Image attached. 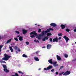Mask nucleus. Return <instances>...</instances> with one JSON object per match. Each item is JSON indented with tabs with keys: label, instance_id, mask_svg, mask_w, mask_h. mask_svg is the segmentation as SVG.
Masks as SVG:
<instances>
[{
	"label": "nucleus",
	"instance_id": "obj_1",
	"mask_svg": "<svg viewBox=\"0 0 76 76\" xmlns=\"http://www.w3.org/2000/svg\"><path fill=\"white\" fill-rule=\"evenodd\" d=\"M3 67L4 68V71L6 73H9V71L7 69V66L6 65H2Z\"/></svg>",
	"mask_w": 76,
	"mask_h": 76
},
{
	"label": "nucleus",
	"instance_id": "obj_2",
	"mask_svg": "<svg viewBox=\"0 0 76 76\" xmlns=\"http://www.w3.org/2000/svg\"><path fill=\"white\" fill-rule=\"evenodd\" d=\"M70 74V72L69 71H68L65 72L63 74V76H67L69 75Z\"/></svg>",
	"mask_w": 76,
	"mask_h": 76
},
{
	"label": "nucleus",
	"instance_id": "obj_3",
	"mask_svg": "<svg viewBox=\"0 0 76 76\" xmlns=\"http://www.w3.org/2000/svg\"><path fill=\"white\" fill-rule=\"evenodd\" d=\"M53 67V66L51 65H49L48 67L45 68L44 69L45 70H50V69H52Z\"/></svg>",
	"mask_w": 76,
	"mask_h": 76
},
{
	"label": "nucleus",
	"instance_id": "obj_4",
	"mask_svg": "<svg viewBox=\"0 0 76 76\" xmlns=\"http://www.w3.org/2000/svg\"><path fill=\"white\" fill-rule=\"evenodd\" d=\"M64 38L65 39L66 42H68V41H69V39L68 37H66V36H64Z\"/></svg>",
	"mask_w": 76,
	"mask_h": 76
},
{
	"label": "nucleus",
	"instance_id": "obj_5",
	"mask_svg": "<svg viewBox=\"0 0 76 76\" xmlns=\"http://www.w3.org/2000/svg\"><path fill=\"white\" fill-rule=\"evenodd\" d=\"M58 41V38L57 37H56V38L53 39L52 40L53 42H57Z\"/></svg>",
	"mask_w": 76,
	"mask_h": 76
},
{
	"label": "nucleus",
	"instance_id": "obj_6",
	"mask_svg": "<svg viewBox=\"0 0 76 76\" xmlns=\"http://www.w3.org/2000/svg\"><path fill=\"white\" fill-rule=\"evenodd\" d=\"M50 26H52L53 27H56V26H57V25L55 23H52L50 24Z\"/></svg>",
	"mask_w": 76,
	"mask_h": 76
},
{
	"label": "nucleus",
	"instance_id": "obj_7",
	"mask_svg": "<svg viewBox=\"0 0 76 76\" xmlns=\"http://www.w3.org/2000/svg\"><path fill=\"white\" fill-rule=\"evenodd\" d=\"M61 27L62 29H64L66 27V25H63V24H61Z\"/></svg>",
	"mask_w": 76,
	"mask_h": 76
},
{
	"label": "nucleus",
	"instance_id": "obj_8",
	"mask_svg": "<svg viewBox=\"0 0 76 76\" xmlns=\"http://www.w3.org/2000/svg\"><path fill=\"white\" fill-rule=\"evenodd\" d=\"M57 62L54 61L53 62V64L54 67H56L57 66H58V64H57Z\"/></svg>",
	"mask_w": 76,
	"mask_h": 76
},
{
	"label": "nucleus",
	"instance_id": "obj_9",
	"mask_svg": "<svg viewBox=\"0 0 76 76\" xmlns=\"http://www.w3.org/2000/svg\"><path fill=\"white\" fill-rule=\"evenodd\" d=\"M48 39V37H44V38H43L42 39L43 41H45V39L47 40Z\"/></svg>",
	"mask_w": 76,
	"mask_h": 76
},
{
	"label": "nucleus",
	"instance_id": "obj_10",
	"mask_svg": "<svg viewBox=\"0 0 76 76\" xmlns=\"http://www.w3.org/2000/svg\"><path fill=\"white\" fill-rule=\"evenodd\" d=\"M56 57L58 60L60 61V60H61V58L59 56H58V55H56Z\"/></svg>",
	"mask_w": 76,
	"mask_h": 76
},
{
	"label": "nucleus",
	"instance_id": "obj_11",
	"mask_svg": "<svg viewBox=\"0 0 76 76\" xmlns=\"http://www.w3.org/2000/svg\"><path fill=\"white\" fill-rule=\"evenodd\" d=\"M51 47V45H47V48L48 50L50 49Z\"/></svg>",
	"mask_w": 76,
	"mask_h": 76
},
{
	"label": "nucleus",
	"instance_id": "obj_12",
	"mask_svg": "<svg viewBox=\"0 0 76 76\" xmlns=\"http://www.w3.org/2000/svg\"><path fill=\"white\" fill-rule=\"evenodd\" d=\"M27 32H28V31L24 29L23 30V34H25Z\"/></svg>",
	"mask_w": 76,
	"mask_h": 76
},
{
	"label": "nucleus",
	"instance_id": "obj_13",
	"mask_svg": "<svg viewBox=\"0 0 76 76\" xmlns=\"http://www.w3.org/2000/svg\"><path fill=\"white\" fill-rule=\"evenodd\" d=\"M19 40L20 41H23V37H22V36H20L19 37Z\"/></svg>",
	"mask_w": 76,
	"mask_h": 76
},
{
	"label": "nucleus",
	"instance_id": "obj_14",
	"mask_svg": "<svg viewBox=\"0 0 76 76\" xmlns=\"http://www.w3.org/2000/svg\"><path fill=\"white\" fill-rule=\"evenodd\" d=\"M34 59L35 61H39V59H38V57H34Z\"/></svg>",
	"mask_w": 76,
	"mask_h": 76
},
{
	"label": "nucleus",
	"instance_id": "obj_15",
	"mask_svg": "<svg viewBox=\"0 0 76 76\" xmlns=\"http://www.w3.org/2000/svg\"><path fill=\"white\" fill-rule=\"evenodd\" d=\"M49 63L50 64H53V59H50L48 61Z\"/></svg>",
	"mask_w": 76,
	"mask_h": 76
},
{
	"label": "nucleus",
	"instance_id": "obj_16",
	"mask_svg": "<svg viewBox=\"0 0 76 76\" xmlns=\"http://www.w3.org/2000/svg\"><path fill=\"white\" fill-rule=\"evenodd\" d=\"M2 60H5V61H7L8 60V58H7V57H4L2 58Z\"/></svg>",
	"mask_w": 76,
	"mask_h": 76
},
{
	"label": "nucleus",
	"instance_id": "obj_17",
	"mask_svg": "<svg viewBox=\"0 0 76 76\" xmlns=\"http://www.w3.org/2000/svg\"><path fill=\"white\" fill-rule=\"evenodd\" d=\"M33 34L34 35H36V36H37V35H38V34H37V33H36V31H33Z\"/></svg>",
	"mask_w": 76,
	"mask_h": 76
},
{
	"label": "nucleus",
	"instance_id": "obj_18",
	"mask_svg": "<svg viewBox=\"0 0 76 76\" xmlns=\"http://www.w3.org/2000/svg\"><path fill=\"white\" fill-rule=\"evenodd\" d=\"M11 41H12V39H11L8 40L6 42V44H8L9 43V42H11Z\"/></svg>",
	"mask_w": 76,
	"mask_h": 76
},
{
	"label": "nucleus",
	"instance_id": "obj_19",
	"mask_svg": "<svg viewBox=\"0 0 76 76\" xmlns=\"http://www.w3.org/2000/svg\"><path fill=\"white\" fill-rule=\"evenodd\" d=\"M22 57H25V58H26L27 57V56L25 54H24L23 55H22Z\"/></svg>",
	"mask_w": 76,
	"mask_h": 76
},
{
	"label": "nucleus",
	"instance_id": "obj_20",
	"mask_svg": "<svg viewBox=\"0 0 76 76\" xmlns=\"http://www.w3.org/2000/svg\"><path fill=\"white\" fill-rule=\"evenodd\" d=\"M0 62L1 63H6V61H4L3 60L0 61Z\"/></svg>",
	"mask_w": 76,
	"mask_h": 76
},
{
	"label": "nucleus",
	"instance_id": "obj_21",
	"mask_svg": "<svg viewBox=\"0 0 76 76\" xmlns=\"http://www.w3.org/2000/svg\"><path fill=\"white\" fill-rule=\"evenodd\" d=\"M9 48L10 49L11 51L12 52H13V48H12L11 47H10Z\"/></svg>",
	"mask_w": 76,
	"mask_h": 76
},
{
	"label": "nucleus",
	"instance_id": "obj_22",
	"mask_svg": "<svg viewBox=\"0 0 76 76\" xmlns=\"http://www.w3.org/2000/svg\"><path fill=\"white\" fill-rule=\"evenodd\" d=\"M58 36H59V37H61V36L63 35V34H62L61 33H60L59 34H58Z\"/></svg>",
	"mask_w": 76,
	"mask_h": 76
},
{
	"label": "nucleus",
	"instance_id": "obj_23",
	"mask_svg": "<svg viewBox=\"0 0 76 76\" xmlns=\"http://www.w3.org/2000/svg\"><path fill=\"white\" fill-rule=\"evenodd\" d=\"M14 48L15 49V50H18V48L17 47V46H15L14 47Z\"/></svg>",
	"mask_w": 76,
	"mask_h": 76
},
{
	"label": "nucleus",
	"instance_id": "obj_24",
	"mask_svg": "<svg viewBox=\"0 0 76 76\" xmlns=\"http://www.w3.org/2000/svg\"><path fill=\"white\" fill-rule=\"evenodd\" d=\"M64 57L65 58H67L68 57V55L66 54H64Z\"/></svg>",
	"mask_w": 76,
	"mask_h": 76
},
{
	"label": "nucleus",
	"instance_id": "obj_25",
	"mask_svg": "<svg viewBox=\"0 0 76 76\" xmlns=\"http://www.w3.org/2000/svg\"><path fill=\"white\" fill-rule=\"evenodd\" d=\"M64 72H61L59 73V76H61V75H62L63 74H64Z\"/></svg>",
	"mask_w": 76,
	"mask_h": 76
},
{
	"label": "nucleus",
	"instance_id": "obj_26",
	"mask_svg": "<svg viewBox=\"0 0 76 76\" xmlns=\"http://www.w3.org/2000/svg\"><path fill=\"white\" fill-rule=\"evenodd\" d=\"M51 35H52V34L51 33H48L47 34V36H51Z\"/></svg>",
	"mask_w": 76,
	"mask_h": 76
},
{
	"label": "nucleus",
	"instance_id": "obj_27",
	"mask_svg": "<svg viewBox=\"0 0 76 76\" xmlns=\"http://www.w3.org/2000/svg\"><path fill=\"white\" fill-rule=\"evenodd\" d=\"M11 57V56L7 55V58H8V60H9V58H10Z\"/></svg>",
	"mask_w": 76,
	"mask_h": 76
},
{
	"label": "nucleus",
	"instance_id": "obj_28",
	"mask_svg": "<svg viewBox=\"0 0 76 76\" xmlns=\"http://www.w3.org/2000/svg\"><path fill=\"white\" fill-rule=\"evenodd\" d=\"M15 40V41H19V39H18L17 38H14Z\"/></svg>",
	"mask_w": 76,
	"mask_h": 76
},
{
	"label": "nucleus",
	"instance_id": "obj_29",
	"mask_svg": "<svg viewBox=\"0 0 76 76\" xmlns=\"http://www.w3.org/2000/svg\"><path fill=\"white\" fill-rule=\"evenodd\" d=\"M66 32H69L70 31V29L67 28L66 29Z\"/></svg>",
	"mask_w": 76,
	"mask_h": 76
},
{
	"label": "nucleus",
	"instance_id": "obj_30",
	"mask_svg": "<svg viewBox=\"0 0 76 76\" xmlns=\"http://www.w3.org/2000/svg\"><path fill=\"white\" fill-rule=\"evenodd\" d=\"M18 72L19 73H20V74H22V75H23V72H21L20 71H19Z\"/></svg>",
	"mask_w": 76,
	"mask_h": 76
},
{
	"label": "nucleus",
	"instance_id": "obj_31",
	"mask_svg": "<svg viewBox=\"0 0 76 76\" xmlns=\"http://www.w3.org/2000/svg\"><path fill=\"white\" fill-rule=\"evenodd\" d=\"M41 32V29H39L38 31V32H39V33H40Z\"/></svg>",
	"mask_w": 76,
	"mask_h": 76
},
{
	"label": "nucleus",
	"instance_id": "obj_32",
	"mask_svg": "<svg viewBox=\"0 0 76 76\" xmlns=\"http://www.w3.org/2000/svg\"><path fill=\"white\" fill-rule=\"evenodd\" d=\"M44 31H43L42 33V36H44Z\"/></svg>",
	"mask_w": 76,
	"mask_h": 76
},
{
	"label": "nucleus",
	"instance_id": "obj_33",
	"mask_svg": "<svg viewBox=\"0 0 76 76\" xmlns=\"http://www.w3.org/2000/svg\"><path fill=\"white\" fill-rule=\"evenodd\" d=\"M49 41L50 42H51L53 41V39L51 38H50L49 39Z\"/></svg>",
	"mask_w": 76,
	"mask_h": 76
},
{
	"label": "nucleus",
	"instance_id": "obj_34",
	"mask_svg": "<svg viewBox=\"0 0 76 76\" xmlns=\"http://www.w3.org/2000/svg\"><path fill=\"white\" fill-rule=\"evenodd\" d=\"M50 28L48 29H47V31H46V32H50Z\"/></svg>",
	"mask_w": 76,
	"mask_h": 76
},
{
	"label": "nucleus",
	"instance_id": "obj_35",
	"mask_svg": "<svg viewBox=\"0 0 76 76\" xmlns=\"http://www.w3.org/2000/svg\"><path fill=\"white\" fill-rule=\"evenodd\" d=\"M4 57H7V55L5 53L4 54Z\"/></svg>",
	"mask_w": 76,
	"mask_h": 76
},
{
	"label": "nucleus",
	"instance_id": "obj_36",
	"mask_svg": "<svg viewBox=\"0 0 76 76\" xmlns=\"http://www.w3.org/2000/svg\"><path fill=\"white\" fill-rule=\"evenodd\" d=\"M26 45H29V43L28 42H26Z\"/></svg>",
	"mask_w": 76,
	"mask_h": 76
},
{
	"label": "nucleus",
	"instance_id": "obj_37",
	"mask_svg": "<svg viewBox=\"0 0 76 76\" xmlns=\"http://www.w3.org/2000/svg\"><path fill=\"white\" fill-rule=\"evenodd\" d=\"M64 67V66H60V69H63V68Z\"/></svg>",
	"mask_w": 76,
	"mask_h": 76
},
{
	"label": "nucleus",
	"instance_id": "obj_38",
	"mask_svg": "<svg viewBox=\"0 0 76 76\" xmlns=\"http://www.w3.org/2000/svg\"><path fill=\"white\" fill-rule=\"evenodd\" d=\"M30 37H31V38H34V37H35V36H34V35H31L30 36Z\"/></svg>",
	"mask_w": 76,
	"mask_h": 76
},
{
	"label": "nucleus",
	"instance_id": "obj_39",
	"mask_svg": "<svg viewBox=\"0 0 76 76\" xmlns=\"http://www.w3.org/2000/svg\"><path fill=\"white\" fill-rule=\"evenodd\" d=\"M15 32L17 34H19V32L18 31H16Z\"/></svg>",
	"mask_w": 76,
	"mask_h": 76
},
{
	"label": "nucleus",
	"instance_id": "obj_40",
	"mask_svg": "<svg viewBox=\"0 0 76 76\" xmlns=\"http://www.w3.org/2000/svg\"><path fill=\"white\" fill-rule=\"evenodd\" d=\"M18 50H17L19 52H20L21 51L19 48H18Z\"/></svg>",
	"mask_w": 76,
	"mask_h": 76
},
{
	"label": "nucleus",
	"instance_id": "obj_41",
	"mask_svg": "<svg viewBox=\"0 0 76 76\" xmlns=\"http://www.w3.org/2000/svg\"><path fill=\"white\" fill-rule=\"evenodd\" d=\"M55 69H52L51 70V71L52 72H54V71Z\"/></svg>",
	"mask_w": 76,
	"mask_h": 76
},
{
	"label": "nucleus",
	"instance_id": "obj_42",
	"mask_svg": "<svg viewBox=\"0 0 76 76\" xmlns=\"http://www.w3.org/2000/svg\"><path fill=\"white\" fill-rule=\"evenodd\" d=\"M49 29L50 31H53L54 29L52 28H50Z\"/></svg>",
	"mask_w": 76,
	"mask_h": 76
},
{
	"label": "nucleus",
	"instance_id": "obj_43",
	"mask_svg": "<svg viewBox=\"0 0 76 76\" xmlns=\"http://www.w3.org/2000/svg\"><path fill=\"white\" fill-rule=\"evenodd\" d=\"M38 40L35 39L34 40V42H37V41Z\"/></svg>",
	"mask_w": 76,
	"mask_h": 76
},
{
	"label": "nucleus",
	"instance_id": "obj_44",
	"mask_svg": "<svg viewBox=\"0 0 76 76\" xmlns=\"http://www.w3.org/2000/svg\"><path fill=\"white\" fill-rule=\"evenodd\" d=\"M2 47H3V45H0V50L1 49V48H2Z\"/></svg>",
	"mask_w": 76,
	"mask_h": 76
},
{
	"label": "nucleus",
	"instance_id": "obj_45",
	"mask_svg": "<svg viewBox=\"0 0 76 76\" xmlns=\"http://www.w3.org/2000/svg\"><path fill=\"white\" fill-rule=\"evenodd\" d=\"M37 38H38V39H41L39 36L37 37Z\"/></svg>",
	"mask_w": 76,
	"mask_h": 76
},
{
	"label": "nucleus",
	"instance_id": "obj_46",
	"mask_svg": "<svg viewBox=\"0 0 76 76\" xmlns=\"http://www.w3.org/2000/svg\"><path fill=\"white\" fill-rule=\"evenodd\" d=\"M20 37V35H18L17 36V38H19Z\"/></svg>",
	"mask_w": 76,
	"mask_h": 76
},
{
	"label": "nucleus",
	"instance_id": "obj_47",
	"mask_svg": "<svg viewBox=\"0 0 76 76\" xmlns=\"http://www.w3.org/2000/svg\"><path fill=\"white\" fill-rule=\"evenodd\" d=\"M30 35H32L33 34V32H32L30 33Z\"/></svg>",
	"mask_w": 76,
	"mask_h": 76
},
{
	"label": "nucleus",
	"instance_id": "obj_48",
	"mask_svg": "<svg viewBox=\"0 0 76 76\" xmlns=\"http://www.w3.org/2000/svg\"><path fill=\"white\" fill-rule=\"evenodd\" d=\"M56 75H58V72H56Z\"/></svg>",
	"mask_w": 76,
	"mask_h": 76
},
{
	"label": "nucleus",
	"instance_id": "obj_49",
	"mask_svg": "<svg viewBox=\"0 0 76 76\" xmlns=\"http://www.w3.org/2000/svg\"><path fill=\"white\" fill-rule=\"evenodd\" d=\"M46 33H47V32H46V31H45L44 34H46Z\"/></svg>",
	"mask_w": 76,
	"mask_h": 76
},
{
	"label": "nucleus",
	"instance_id": "obj_50",
	"mask_svg": "<svg viewBox=\"0 0 76 76\" xmlns=\"http://www.w3.org/2000/svg\"><path fill=\"white\" fill-rule=\"evenodd\" d=\"M74 32H76V29H75L74 30Z\"/></svg>",
	"mask_w": 76,
	"mask_h": 76
},
{
	"label": "nucleus",
	"instance_id": "obj_51",
	"mask_svg": "<svg viewBox=\"0 0 76 76\" xmlns=\"http://www.w3.org/2000/svg\"><path fill=\"white\" fill-rule=\"evenodd\" d=\"M38 53H39V51H37L36 53V54H38Z\"/></svg>",
	"mask_w": 76,
	"mask_h": 76
},
{
	"label": "nucleus",
	"instance_id": "obj_52",
	"mask_svg": "<svg viewBox=\"0 0 76 76\" xmlns=\"http://www.w3.org/2000/svg\"><path fill=\"white\" fill-rule=\"evenodd\" d=\"M58 39H61V37H60L58 38Z\"/></svg>",
	"mask_w": 76,
	"mask_h": 76
},
{
	"label": "nucleus",
	"instance_id": "obj_53",
	"mask_svg": "<svg viewBox=\"0 0 76 76\" xmlns=\"http://www.w3.org/2000/svg\"><path fill=\"white\" fill-rule=\"evenodd\" d=\"M45 46L43 47H42V48H45Z\"/></svg>",
	"mask_w": 76,
	"mask_h": 76
},
{
	"label": "nucleus",
	"instance_id": "obj_54",
	"mask_svg": "<svg viewBox=\"0 0 76 76\" xmlns=\"http://www.w3.org/2000/svg\"><path fill=\"white\" fill-rule=\"evenodd\" d=\"M37 42H38V43H39V41H38V40H37Z\"/></svg>",
	"mask_w": 76,
	"mask_h": 76
},
{
	"label": "nucleus",
	"instance_id": "obj_55",
	"mask_svg": "<svg viewBox=\"0 0 76 76\" xmlns=\"http://www.w3.org/2000/svg\"><path fill=\"white\" fill-rule=\"evenodd\" d=\"M37 42H38V43H39V41H38V40H37Z\"/></svg>",
	"mask_w": 76,
	"mask_h": 76
},
{
	"label": "nucleus",
	"instance_id": "obj_56",
	"mask_svg": "<svg viewBox=\"0 0 76 76\" xmlns=\"http://www.w3.org/2000/svg\"><path fill=\"white\" fill-rule=\"evenodd\" d=\"M7 52H9V50H8L6 51Z\"/></svg>",
	"mask_w": 76,
	"mask_h": 76
},
{
	"label": "nucleus",
	"instance_id": "obj_57",
	"mask_svg": "<svg viewBox=\"0 0 76 76\" xmlns=\"http://www.w3.org/2000/svg\"><path fill=\"white\" fill-rule=\"evenodd\" d=\"M16 54H18V52L17 51H16Z\"/></svg>",
	"mask_w": 76,
	"mask_h": 76
},
{
	"label": "nucleus",
	"instance_id": "obj_58",
	"mask_svg": "<svg viewBox=\"0 0 76 76\" xmlns=\"http://www.w3.org/2000/svg\"><path fill=\"white\" fill-rule=\"evenodd\" d=\"M1 39V36H0V39Z\"/></svg>",
	"mask_w": 76,
	"mask_h": 76
},
{
	"label": "nucleus",
	"instance_id": "obj_59",
	"mask_svg": "<svg viewBox=\"0 0 76 76\" xmlns=\"http://www.w3.org/2000/svg\"><path fill=\"white\" fill-rule=\"evenodd\" d=\"M38 26H40V25H38Z\"/></svg>",
	"mask_w": 76,
	"mask_h": 76
},
{
	"label": "nucleus",
	"instance_id": "obj_60",
	"mask_svg": "<svg viewBox=\"0 0 76 76\" xmlns=\"http://www.w3.org/2000/svg\"><path fill=\"white\" fill-rule=\"evenodd\" d=\"M37 24H35V25H37Z\"/></svg>",
	"mask_w": 76,
	"mask_h": 76
},
{
	"label": "nucleus",
	"instance_id": "obj_61",
	"mask_svg": "<svg viewBox=\"0 0 76 76\" xmlns=\"http://www.w3.org/2000/svg\"><path fill=\"white\" fill-rule=\"evenodd\" d=\"M39 70H41V69L40 68L39 69Z\"/></svg>",
	"mask_w": 76,
	"mask_h": 76
},
{
	"label": "nucleus",
	"instance_id": "obj_62",
	"mask_svg": "<svg viewBox=\"0 0 76 76\" xmlns=\"http://www.w3.org/2000/svg\"><path fill=\"white\" fill-rule=\"evenodd\" d=\"M75 44H76V42H75Z\"/></svg>",
	"mask_w": 76,
	"mask_h": 76
},
{
	"label": "nucleus",
	"instance_id": "obj_63",
	"mask_svg": "<svg viewBox=\"0 0 76 76\" xmlns=\"http://www.w3.org/2000/svg\"><path fill=\"white\" fill-rule=\"evenodd\" d=\"M39 36H41V35H39Z\"/></svg>",
	"mask_w": 76,
	"mask_h": 76
},
{
	"label": "nucleus",
	"instance_id": "obj_64",
	"mask_svg": "<svg viewBox=\"0 0 76 76\" xmlns=\"http://www.w3.org/2000/svg\"><path fill=\"white\" fill-rule=\"evenodd\" d=\"M75 60H76V59H75Z\"/></svg>",
	"mask_w": 76,
	"mask_h": 76
}]
</instances>
